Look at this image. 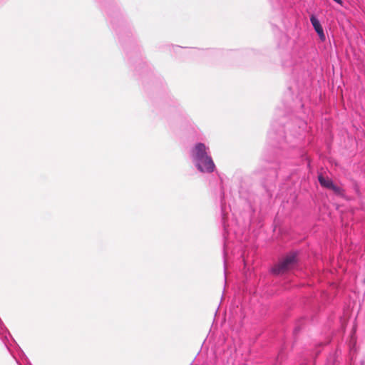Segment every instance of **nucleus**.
Returning a JSON list of instances; mask_svg holds the SVG:
<instances>
[{
  "label": "nucleus",
  "mask_w": 365,
  "mask_h": 365,
  "mask_svg": "<svg viewBox=\"0 0 365 365\" xmlns=\"http://www.w3.org/2000/svg\"><path fill=\"white\" fill-rule=\"evenodd\" d=\"M310 21L315 30V31L317 33L320 40L322 41H324L326 39L325 34L324 33L323 28L319 22V21L317 19V18L314 15H312L310 16Z\"/></svg>",
  "instance_id": "nucleus-4"
},
{
  "label": "nucleus",
  "mask_w": 365,
  "mask_h": 365,
  "mask_svg": "<svg viewBox=\"0 0 365 365\" xmlns=\"http://www.w3.org/2000/svg\"><path fill=\"white\" fill-rule=\"evenodd\" d=\"M190 158L196 168L201 173H211L215 165L211 157L210 148L202 143H196L190 150Z\"/></svg>",
  "instance_id": "nucleus-1"
},
{
  "label": "nucleus",
  "mask_w": 365,
  "mask_h": 365,
  "mask_svg": "<svg viewBox=\"0 0 365 365\" xmlns=\"http://www.w3.org/2000/svg\"><path fill=\"white\" fill-rule=\"evenodd\" d=\"M223 226H224L225 232L226 233H228V231H227V227H226V225H225V222H223Z\"/></svg>",
  "instance_id": "nucleus-5"
},
{
  "label": "nucleus",
  "mask_w": 365,
  "mask_h": 365,
  "mask_svg": "<svg viewBox=\"0 0 365 365\" xmlns=\"http://www.w3.org/2000/svg\"><path fill=\"white\" fill-rule=\"evenodd\" d=\"M297 264L295 255H291L280 260L272 269V272L275 274H284L292 269Z\"/></svg>",
  "instance_id": "nucleus-2"
},
{
  "label": "nucleus",
  "mask_w": 365,
  "mask_h": 365,
  "mask_svg": "<svg viewBox=\"0 0 365 365\" xmlns=\"http://www.w3.org/2000/svg\"><path fill=\"white\" fill-rule=\"evenodd\" d=\"M318 180L322 187L331 190L335 194L338 195H343V190L340 187L334 185L331 178L320 174L318 176Z\"/></svg>",
  "instance_id": "nucleus-3"
},
{
  "label": "nucleus",
  "mask_w": 365,
  "mask_h": 365,
  "mask_svg": "<svg viewBox=\"0 0 365 365\" xmlns=\"http://www.w3.org/2000/svg\"><path fill=\"white\" fill-rule=\"evenodd\" d=\"M335 2L339 4H342V1L341 0H334Z\"/></svg>",
  "instance_id": "nucleus-6"
}]
</instances>
